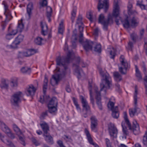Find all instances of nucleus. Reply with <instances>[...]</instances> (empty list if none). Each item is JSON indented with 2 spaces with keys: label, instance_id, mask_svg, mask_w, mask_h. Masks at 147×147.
I'll use <instances>...</instances> for the list:
<instances>
[{
  "label": "nucleus",
  "instance_id": "obj_1",
  "mask_svg": "<svg viewBox=\"0 0 147 147\" xmlns=\"http://www.w3.org/2000/svg\"><path fill=\"white\" fill-rule=\"evenodd\" d=\"M75 57L74 53L69 51H68L66 56H59L57 57V65L62 66L64 68V69L61 73L52 76V79L50 80V84L52 86H54L55 85H57L59 82L65 77L66 74V71L68 68L69 63L71 61L73 60Z\"/></svg>",
  "mask_w": 147,
  "mask_h": 147
},
{
  "label": "nucleus",
  "instance_id": "obj_2",
  "mask_svg": "<svg viewBox=\"0 0 147 147\" xmlns=\"http://www.w3.org/2000/svg\"><path fill=\"white\" fill-rule=\"evenodd\" d=\"M120 0H114L113 3L114 9L112 15L110 13L108 14L107 20H105V17L103 14H100L98 18V22L103 25V28L105 31L108 30V25L113 23V17L116 18L118 16L119 5L118 4Z\"/></svg>",
  "mask_w": 147,
  "mask_h": 147
},
{
  "label": "nucleus",
  "instance_id": "obj_3",
  "mask_svg": "<svg viewBox=\"0 0 147 147\" xmlns=\"http://www.w3.org/2000/svg\"><path fill=\"white\" fill-rule=\"evenodd\" d=\"M99 73L102 77V83L100 84V91L104 89L105 92L107 89H109L112 85L111 82L110 81L111 78L109 74L107 72L105 73L102 71L101 68L98 69Z\"/></svg>",
  "mask_w": 147,
  "mask_h": 147
},
{
  "label": "nucleus",
  "instance_id": "obj_4",
  "mask_svg": "<svg viewBox=\"0 0 147 147\" xmlns=\"http://www.w3.org/2000/svg\"><path fill=\"white\" fill-rule=\"evenodd\" d=\"M124 118L125 122L128 126L129 129L132 130L134 135H136L139 134L140 132V127L139 125L136 121V120L133 121L132 127L127 118V114L126 112H124Z\"/></svg>",
  "mask_w": 147,
  "mask_h": 147
},
{
  "label": "nucleus",
  "instance_id": "obj_5",
  "mask_svg": "<svg viewBox=\"0 0 147 147\" xmlns=\"http://www.w3.org/2000/svg\"><path fill=\"white\" fill-rule=\"evenodd\" d=\"M22 93L19 91L14 93L11 96L10 102L12 106L18 107L19 104L21 102L20 99Z\"/></svg>",
  "mask_w": 147,
  "mask_h": 147
},
{
  "label": "nucleus",
  "instance_id": "obj_6",
  "mask_svg": "<svg viewBox=\"0 0 147 147\" xmlns=\"http://www.w3.org/2000/svg\"><path fill=\"white\" fill-rule=\"evenodd\" d=\"M108 1V0H104L102 3V0H98L97 9L99 11L101 9H103L105 13L107 12L109 7Z\"/></svg>",
  "mask_w": 147,
  "mask_h": 147
},
{
  "label": "nucleus",
  "instance_id": "obj_7",
  "mask_svg": "<svg viewBox=\"0 0 147 147\" xmlns=\"http://www.w3.org/2000/svg\"><path fill=\"white\" fill-rule=\"evenodd\" d=\"M24 36L22 34H19L16 38L15 40L13 42L12 44L10 46L12 49H17L18 45H19L22 42L24 39Z\"/></svg>",
  "mask_w": 147,
  "mask_h": 147
},
{
  "label": "nucleus",
  "instance_id": "obj_8",
  "mask_svg": "<svg viewBox=\"0 0 147 147\" xmlns=\"http://www.w3.org/2000/svg\"><path fill=\"white\" fill-rule=\"evenodd\" d=\"M108 129L110 136L113 138H116L117 134V130L114 125L110 123L108 126Z\"/></svg>",
  "mask_w": 147,
  "mask_h": 147
},
{
  "label": "nucleus",
  "instance_id": "obj_9",
  "mask_svg": "<svg viewBox=\"0 0 147 147\" xmlns=\"http://www.w3.org/2000/svg\"><path fill=\"white\" fill-rule=\"evenodd\" d=\"M82 43L83 47L86 51L92 50V47L94 44L93 42L89 40H86V41Z\"/></svg>",
  "mask_w": 147,
  "mask_h": 147
},
{
  "label": "nucleus",
  "instance_id": "obj_10",
  "mask_svg": "<svg viewBox=\"0 0 147 147\" xmlns=\"http://www.w3.org/2000/svg\"><path fill=\"white\" fill-rule=\"evenodd\" d=\"M121 65L123 66L125 70V71H123V68L122 67H120L119 68V71L122 74H125L127 73V69L130 68V65L126 61H121Z\"/></svg>",
  "mask_w": 147,
  "mask_h": 147
},
{
  "label": "nucleus",
  "instance_id": "obj_11",
  "mask_svg": "<svg viewBox=\"0 0 147 147\" xmlns=\"http://www.w3.org/2000/svg\"><path fill=\"white\" fill-rule=\"evenodd\" d=\"M36 90V88L33 85H31L26 89L25 92L27 96H32L34 95Z\"/></svg>",
  "mask_w": 147,
  "mask_h": 147
},
{
  "label": "nucleus",
  "instance_id": "obj_12",
  "mask_svg": "<svg viewBox=\"0 0 147 147\" xmlns=\"http://www.w3.org/2000/svg\"><path fill=\"white\" fill-rule=\"evenodd\" d=\"M90 119L91 120V128L92 130H95L98 125L97 120L95 116H92Z\"/></svg>",
  "mask_w": 147,
  "mask_h": 147
},
{
  "label": "nucleus",
  "instance_id": "obj_13",
  "mask_svg": "<svg viewBox=\"0 0 147 147\" xmlns=\"http://www.w3.org/2000/svg\"><path fill=\"white\" fill-rule=\"evenodd\" d=\"M40 124L44 133L43 135L48 134L49 133L48 131H49V127L48 124L45 122L40 123Z\"/></svg>",
  "mask_w": 147,
  "mask_h": 147
},
{
  "label": "nucleus",
  "instance_id": "obj_14",
  "mask_svg": "<svg viewBox=\"0 0 147 147\" xmlns=\"http://www.w3.org/2000/svg\"><path fill=\"white\" fill-rule=\"evenodd\" d=\"M81 102L83 107L84 108L85 111L87 112L90 113V108L86 100L85 99L83 96H81Z\"/></svg>",
  "mask_w": 147,
  "mask_h": 147
},
{
  "label": "nucleus",
  "instance_id": "obj_15",
  "mask_svg": "<svg viewBox=\"0 0 147 147\" xmlns=\"http://www.w3.org/2000/svg\"><path fill=\"white\" fill-rule=\"evenodd\" d=\"M134 109H129V114L131 117H133L135 115V114L138 111L139 113L140 112V109L137 107V103H134Z\"/></svg>",
  "mask_w": 147,
  "mask_h": 147
},
{
  "label": "nucleus",
  "instance_id": "obj_16",
  "mask_svg": "<svg viewBox=\"0 0 147 147\" xmlns=\"http://www.w3.org/2000/svg\"><path fill=\"white\" fill-rule=\"evenodd\" d=\"M43 136L44 137L45 140L49 144L52 145L54 143L53 138L49 133Z\"/></svg>",
  "mask_w": 147,
  "mask_h": 147
},
{
  "label": "nucleus",
  "instance_id": "obj_17",
  "mask_svg": "<svg viewBox=\"0 0 147 147\" xmlns=\"http://www.w3.org/2000/svg\"><path fill=\"white\" fill-rule=\"evenodd\" d=\"M73 66L75 67V72L77 74L78 78L79 79L81 78L80 72L82 71V69L80 68L79 66L75 63L73 64Z\"/></svg>",
  "mask_w": 147,
  "mask_h": 147
},
{
  "label": "nucleus",
  "instance_id": "obj_18",
  "mask_svg": "<svg viewBox=\"0 0 147 147\" xmlns=\"http://www.w3.org/2000/svg\"><path fill=\"white\" fill-rule=\"evenodd\" d=\"M84 132L86 134L87 138L89 142L91 144L93 145H97L96 144L95 145V143H93V140L91 137V135L89 133V131L86 128H85L84 130Z\"/></svg>",
  "mask_w": 147,
  "mask_h": 147
},
{
  "label": "nucleus",
  "instance_id": "obj_19",
  "mask_svg": "<svg viewBox=\"0 0 147 147\" xmlns=\"http://www.w3.org/2000/svg\"><path fill=\"white\" fill-rule=\"evenodd\" d=\"M57 105L58 101L57 98L55 97H53L50 100L48 103L47 107H49V106L51 107H57Z\"/></svg>",
  "mask_w": 147,
  "mask_h": 147
},
{
  "label": "nucleus",
  "instance_id": "obj_20",
  "mask_svg": "<svg viewBox=\"0 0 147 147\" xmlns=\"http://www.w3.org/2000/svg\"><path fill=\"white\" fill-rule=\"evenodd\" d=\"M112 116L114 118L117 119L119 116V113L118 111V107L117 106L114 107L113 109H112Z\"/></svg>",
  "mask_w": 147,
  "mask_h": 147
},
{
  "label": "nucleus",
  "instance_id": "obj_21",
  "mask_svg": "<svg viewBox=\"0 0 147 147\" xmlns=\"http://www.w3.org/2000/svg\"><path fill=\"white\" fill-rule=\"evenodd\" d=\"M40 24L42 29L41 33L44 36H45L46 35V34H45V32H47V30L48 29L47 25L46 23H45L44 24H43V23L42 21L40 22Z\"/></svg>",
  "mask_w": 147,
  "mask_h": 147
},
{
  "label": "nucleus",
  "instance_id": "obj_22",
  "mask_svg": "<svg viewBox=\"0 0 147 147\" xmlns=\"http://www.w3.org/2000/svg\"><path fill=\"white\" fill-rule=\"evenodd\" d=\"M132 4L129 3L128 5L127 6V12L128 14L129 15H137V12L135 11H133L132 10Z\"/></svg>",
  "mask_w": 147,
  "mask_h": 147
},
{
  "label": "nucleus",
  "instance_id": "obj_23",
  "mask_svg": "<svg viewBox=\"0 0 147 147\" xmlns=\"http://www.w3.org/2000/svg\"><path fill=\"white\" fill-rule=\"evenodd\" d=\"M8 80L5 79L2 80L1 83L0 85V87L2 88L7 89L8 88L9 85L7 82Z\"/></svg>",
  "mask_w": 147,
  "mask_h": 147
},
{
  "label": "nucleus",
  "instance_id": "obj_24",
  "mask_svg": "<svg viewBox=\"0 0 147 147\" xmlns=\"http://www.w3.org/2000/svg\"><path fill=\"white\" fill-rule=\"evenodd\" d=\"M0 125L1 126L2 129L5 133L6 134L7 133L9 132L10 129L3 122L0 121Z\"/></svg>",
  "mask_w": 147,
  "mask_h": 147
},
{
  "label": "nucleus",
  "instance_id": "obj_25",
  "mask_svg": "<svg viewBox=\"0 0 147 147\" xmlns=\"http://www.w3.org/2000/svg\"><path fill=\"white\" fill-rule=\"evenodd\" d=\"M33 9V4L32 3H29L27 5V12L29 18L32 13V10Z\"/></svg>",
  "mask_w": 147,
  "mask_h": 147
},
{
  "label": "nucleus",
  "instance_id": "obj_26",
  "mask_svg": "<svg viewBox=\"0 0 147 147\" xmlns=\"http://www.w3.org/2000/svg\"><path fill=\"white\" fill-rule=\"evenodd\" d=\"M95 99L96 100V103L98 108L100 110L102 109V104L101 102V96H95Z\"/></svg>",
  "mask_w": 147,
  "mask_h": 147
},
{
  "label": "nucleus",
  "instance_id": "obj_27",
  "mask_svg": "<svg viewBox=\"0 0 147 147\" xmlns=\"http://www.w3.org/2000/svg\"><path fill=\"white\" fill-rule=\"evenodd\" d=\"M113 76L115 80L117 82L122 80V76L118 72H114L113 73Z\"/></svg>",
  "mask_w": 147,
  "mask_h": 147
},
{
  "label": "nucleus",
  "instance_id": "obj_28",
  "mask_svg": "<svg viewBox=\"0 0 147 147\" xmlns=\"http://www.w3.org/2000/svg\"><path fill=\"white\" fill-rule=\"evenodd\" d=\"M135 68L136 72L135 75L137 78L138 81L140 82L142 80V76L137 65L135 66Z\"/></svg>",
  "mask_w": 147,
  "mask_h": 147
},
{
  "label": "nucleus",
  "instance_id": "obj_29",
  "mask_svg": "<svg viewBox=\"0 0 147 147\" xmlns=\"http://www.w3.org/2000/svg\"><path fill=\"white\" fill-rule=\"evenodd\" d=\"M139 22L138 18L133 16L131 19V23L132 26H136L139 24Z\"/></svg>",
  "mask_w": 147,
  "mask_h": 147
},
{
  "label": "nucleus",
  "instance_id": "obj_30",
  "mask_svg": "<svg viewBox=\"0 0 147 147\" xmlns=\"http://www.w3.org/2000/svg\"><path fill=\"white\" fill-rule=\"evenodd\" d=\"M10 85L12 87H17L18 85V79L16 78H13L11 79Z\"/></svg>",
  "mask_w": 147,
  "mask_h": 147
},
{
  "label": "nucleus",
  "instance_id": "obj_31",
  "mask_svg": "<svg viewBox=\"0 0 147 147\" xmlns=\"http://www.w3.org/2000/svg\"><path fill=\"white\" fill-rule=\"evenodd\" d=\"M128 17L124 20V21L123 20H121V22L123 23V27L126 28H128L130 27V24L128 20Z\"/></svg>",
  "mask_w": 147,
  "mask_h": 147
},
{
  "label": "nucleus",
  "instance_id": "obj_32",
  "mask_svg": "<svg viewBox=\"0 0 147 147\" xmlns=\"http://www.w3.org/2000/svg\"><path fill=\"white\" fill-rule=\"evenodd\" d=\"M57 107L55 106L51 107L49 106V107H48V111L49 112L52 114H55L56 113L57 111Z\"/></svg>",
  "mask_w": 147,
  "mask_h": 147
},
{
  "label": "nucleus",
  "instance_id": "obj_33",
  "mask_svg": "<svg viewBox=\"0 0 147 147\" xmlns=\"http://www.w3.org/2000/svg\"><path fill=\"white\" fill-rule=\"evenodd\" d=\"M64 30V27L63 26V22L62 21H61L59 24L58 27V33L63 35Z\"/></svg>",
  "mask_w": 147,
  "mask_h": 147
},
{
  "label": "nucleus",
  "instance_id": "obj_34",
  "mask_svg": "<svg viewBox=\"0 0 147 147\" xmlns=\"http://www.w3.org/2000/svg\"><path fill=\"white\" fill-rule=\"evenodd\" d=\"M76 7H74L71 13L72 17L71 18V20L72 23H73L74 22V20L76 14Z\"/></svg>",
  "mask_w": 147,
  "mask_h": 147
},
{
  "label": "nucleus",
  "instance_id": "obj_35",
  "mask_svg": "<svg viewBox=\"0 0 147 147\" xmlns=\"http://www.w3.org/2000/svg\"><path fill=\"white\" fill-rule=\"evenodd\" d=\"M13 129L16 133L18 135H22V132L20 130L19 127L15 124H13Z\"/></svg>",
  "mask_w": 147,
  "mask_h": 147
},
{
  "label": "nucleus",
  "instance_id": "obj_36",
  "mask_svg": "<svg viewBox=\"0 0 147 147\" xmlns=\"http://www.w3.org/2000/svg\"><path fill=\"white\" fill-rule=\"evenodd\" d=\"M43 38L39 37H37L34 40V42L35 44L38 45H41L42 44V41Z\"/></svg>",
  "mask_w": 147,
  "mask_h": 147
},
{
  "label": "nucleus",
  "instance_id": "obj_37",
  "mask_svg": "<svg viewBox=\"0 0 147 147\" xmlns=\"http://www.w3.org/2000/svg\"><path fill=\"white\" fill-rule=\"evenodd\" d=\"M22 20H21V23H18V25L17 26V29L18 31L21 32L24 28V26L22 23Z\"/></svg>",
  "mask_w": 147,
  "mask_h": 147
},
{
  "label": "nucleus",
  "instance_id": "obj_38",
  "mask_svg": "<svg viewBox=\"0 0 147 147\" xmlns=\"http://www.w3.org/2000/svg\"><path fill=\"white\" fill-rule=\"evenodd\" d=\"M94 51L98 53H101L102 51L101 45L100 44L96 45L94 47Z\"/></svg>",
  "mask_w": 147,
  "mask_h": 147
},
{
  "label": "nucleus",
  "instance_id": "obj_39",
  "mask_svg": "<svg viewBox=\"0 0 147 147\" xmlns=\"http://www.w3.org/2000/svg\"><path fill=\"white\" fill-rule=\"evenodd\" d=\"M17 32L16 31V32L14 33H9L6 34L5 38L6 39L10 40L13 38L15 35L17 34Z\"/></svg>",
  "mask_w": 147,
  "mask_h": 147
},
{
  "label": "nucleus",
  "instance_id": "obj_40",
  "mask_svg": "<svg viewBox=\"0 0 147 147\" xmlns=\"http://www.w3.org/2000/svg\"><path fill=\"white\" fill-rule=\"evenodd\" d=\"M23 73H28L30 74L31 72V69L26 67H23L21 69Z\"/></svg>",
  "mask_w": 147,
  "mask_h": 147
},
{
  "label": "nucleus",
  "instance_id": "obj_41",
  "mask_svg": "<svg viewBox=\"0 0 147 147\" xmlns=\"http://www.w3.org/2000/svg\"><path fill=\"white\" fill-rule=\"evenodd\" d=\"M29 55L27 52H19V54L18 55V57L20 58H22L24 57H29Z\"/></svg>",
  "mask_w": 147,
  "mask_h": 147
},
{
  "label": "nucleus",
  "instance_id": "obj_42",
  "mask_svg": "<svg viewBox=\"0 0 147 147\" xmlns=\"http://www.w3.org/2000/svg\"><path fill=\"white\" fill-rule=\"evenodd\" d=\"M47 18L51 17V13L52 11V8L50 7H47Z\"/></svg>",
  "mask_w": 147,
  "mask_h": 147
},
{
  "label": "nucleus",
  "instance_id": "obj_43",
  "mask_svg": "<svg viewBox=\"0 0 147 147\" xmlns=\"http://www.w3.org/2000/svg\"><path fill=\"white\" fill-rule=\"evenodd\" d=\"M121 125L123 128V134L125 136V138H126V136L128 135L129 134L127 130L126 127L124 125H123V123L121 124Z\"/></svg>",
  "mask_w": 147,
  "mask_h": 147
},
{
  "label": "nucleus",
  "instance_id": "obj_44",
  "mask_svg": "<svg viewBox=\"0 0 147 147\" xmlns=\"http://www.w3.org/2000/svg\"><path fill=\"white\" fill-rule=\"evenodd\" d=\"M116 51L115 49L113 48L112 50H111L110 52V54L111 56L110 57V58L114 59L116 55Z\"/></svg>",
  "mask_w": 147,
  "mask_h": 147
},
{
  "label": "nucleus",
  "instance_id": "obj_45",
  "mask_svg": "<svg viewBox=\"0 0 147 147\" xmlns=\"http://www.w3.org/2000/svg\"><path fill=\"white\" fill-rule=\"evenodd\" d=\"M72 100L73 101L74 105L76 106L77 109L78 110H81V108L79 106V105L78 103V102L76 99L74 97H73L72 98Z\"/></svg>",
  "mask_w": 147,
  "mask_h": 147
},
{
  "label": "nucleus",
  "instance_id": "obj_46",
  "mask_svg": "<svg viewBox=\"0 0 147 147\" xmlns=\"http://www.w3.org/2000/svg\"><path fill=\"white\" fill-rule=\"evenodd\" d=\"M18 136L19 137V139L21 143L24 146H25L26 143L25 142L24 139V137H23L22 134V135H20Z\"/></svg>",
  "mask_w": 147,
  "mask_h": 147
},
{
  "label": "nucleus",
  "instance_id": "obj_47",
  "mask_svg": "<svg viewBox=\"0 0 147 147\" xmlns=\"http://www.w3.org/2000/svg\"><path fill=\"white\" fill-rule=\"evenodd\" d=\"M37 49H29L28 51H27L29 56H31L33 55L34 53H36L37 52Z\"/></svg>",
  "mask_w": 147,
  "mask_h": 147
},
{
  "label": "nucleus",
  "instance_id": "obj_48",
  "mask_svg": "<svg viewBox=\"0 0 147 147\" xmlns=\"http://www.w3.org/2000/svg\"><path fill=\"white\" fill-rule=\"evenodd\" d=\"M77 30L76 29H75L73 31V34L71 39L74 40L75 41H77Z\"/></svg>",
  "mask_w": 147,
  "mask_h": 147
},
{
  "label": "nucleus",
  "instance_id": "obj_49",
  "mask_svg": "<svg viewBox=\"0 0 147 147\" xmlns=\"http://www.w3.org/2000/svg\"><path fill=\"white\" fill-rule=\"evenodd\" d=\"M90 100L91 103H92L93 106L94 107V98L92 95V92L91 91V90H90Z\"/></svg>",
  "mask_w": 147,
  "mask_h": 147
},
{
  "label": "nucleus",
  "instance_id": "obj_50",
  "mask_svg": "<svg viewBox=\"0 0 147 147\" xmlns=\"http://www.w3.org/2000/svg\"><path fill=\"white\" fill-rule=\"evenodd\" d=\"M130 36L132 40L134 42H136V39L138 38L137 35L134 33H133L131 34Z\"/></svg>",
  "mask_w": 147,
  "mask_h": 147
},
{
  "label": "nucleus",
  "instance_id": "obj_51",
  "mask_svg": "<svg viewBox=\"0 0 147 147\" xmlns=\"http://www.w3.org/2000/svg\"><path fill=\"white\" fill-rule=\"evenodd\" d=\"M5 14L6 17L5 21H9L11 20V19L13 18V17L9 13H8L7 14Z\"/></svg>",
  "mask_w": 147,
  "mask_h": 147
},
{
  "label": "nucleus",
  "instance_id": "obj_52",
  "mask_svg": "<svg viewBox=\"0 0 147 147\" xmlns=\"http://www.w3.org/2000/svg\"><path fill=\"white\" fill-rule=\"evenodd\" d=\"M94 90L96 94V96H101L100 92L98 91V88L97 86H94Z\"/></svg>",
  "mask_w": 147,
  "mask_h": 147
},
{
  "label": "nucleus",
  "instance_id": "obj_53",
  "mask_svg": "<svg viewBox=\"0 0 147 147\" xmlns=\"http://www.w3.org/2000/svg\"><path fill=\"white\" fill-rule=\"evenodd\" d=\"M138 94V89L135 90V93L134 95V103H137V94Z\"/></svg>",
  "mask_w": 147,
  "mask_h": 147
},
{
  "label": "nucleus",
  "instance_id": "obj_54",
  "mask_svg": "<svg viewBox=\"0 0 147 147\" xmlns=\"http://www.w3.org/2000/svg\"><path fill=\"white\" fill-rule=\"evenodd\" d=\"M6 134H7L8 136L12 139H13L15 138V136L14 134L12 133L10 131V130L9 131V132L7 133Z\"/></svg>",
  "mask_w": 147,
  "mask_h": 147
},
{
  "label": "nucleus",
  "instance_id": "obj_55",
  "mask_svg": "<svg viewBox=\"0 0 147 147\" xmlns=\"http://www.w3.org/2000/svg\"><path fill=\"white\" fill-rule=\"evenodd\" d=\"M40 6L42 7L46 6L47 4V0H42V2L40 3Z\"/></svg>",
  "mask_w": 147,
  "mask_h": 147
},
{
  "label": "nucleus",
  "instance_id": "obj_56",
  "mask_svg": "<svg viewBox=\"0 0 147 147\" xmlns=\"http://www.w3.org/2000/svg\"><path fill=\"white\" fill-rule=\"evenodd\" d=\"M6 144L10 147H15L14 144L10 141L7 140Z\"/></svg>",
  "mask_w": 147,
  "mask_h": 147
},
{
  "label": "nucleus",
  "instance_id": "obj_57",
  "mask_svg": "<svg viewBox=\"0 0 147 147\" xmlns=\"http://www.w3.org/2000/svg\"><path fill=\"white\" fill-rule=\"evenodd\" d=\"M49 112L48 110L46 111L45 112L42 113L41 115V117L42 119H44L46 116L48 115V113Z\"/></svg>",
  "mask_w": 147,
  "mask_h": 147
},
{
  "label": "nucleus",
  "instance_id": "obj_58",
  "mask_svg": "<svg viewBox=\"0 0 147 147\" xmlns=\"http://www.w3.org/2000/svg\"><path fill=\"white\" fill-rule=\"evenodd\" d=\"M87 18L89 19L90 21H92V15L91 12H88L86 15Z\"/></svg>",
  "mask_w": 147,
  "mask_h": 147
},
{
  "label": "nucleus",
  "instance_id": "obj_59",
  "mask_svg": "<svg viewBox=\"0 0 147 147\" xmlns=\"http://www.w3.org/2000/svg\"><path fill=\"white\" fill-rule=\"evenodd\" d=\"M79 36V42L80 43H82L83 40V34L82 32H80Z\"/></svg>",
  "mask_w": 147,
  "mask_h": 147
},
{
  "label": "nucleus",
  "instance_id": "obj_60",
  "mask_svg": "<svg viewBox=\"0 0 147 147\" xmlns=\"http://www.w3.org/2000/svg\"><path fill=\"white\" fill-rule=\"evenodd\" d=\"M76 61L78 64H79L80 63H84L83 61L81 59L80 57H78L76 58Z\"/></svg>",
  "mask_w": 147,
  "mask_h": 147
},
{
  "label": "nucleus",
  "instance_id": "obj_61",
  "mask_svg": "<svg viewBox=\"0 0 147 147\" xmlns=\"http://www.w3.org/2000/svg\"><path fill=\"white\" fill-rule=\"evenodd\" d=\"M44 99L45 102H49L50 100L49 96H46V94L45 95L44 94Z\"/></svg>",
  "mask_w": 147,
  "mask_h": 147
},
{
  "label": "nucleus",
  "instance_id": "obj_62",
  "mask_svg": "<svg viewBox=\"0 0 147 147\" xmlns=\"http://www.w3.org/2000/svg\"><path fill=\"white\" fill-rule=\"evenodd\" d=\"M40 99L39 101L42 104H43L45 102L44 99V94L42 96H40Z\"/></svg>",
  "mask_w": 147,
  "mask_h": 147
},
{
  "label": "nucleus",
  "instance_id": "obj_63",
  "mask_svg": "<svg viewBox=\"0 0 147 147\" xmlns=\"http://www.w3.org/2000/svg\"><path fill=\"white\" fill-rule=\"evenodd\" d=\"M144 49L145 51L146 55L147 56V42L144 41Z\"/></svg>",
  "mask_w": 147,
  "mask_h": 147
},
{
  "label": "nucleus",
  "instance_id": "obj_64",
  "mask_svg": "<svg viewBox=\"0 0 147 147\" xmlns=\"http://www.w3.org/2000/svg\"><path fill=\"white\" fill-rule=\"evenodd\" d=\"M57 143L60 147H65L63 144L62 142L60 140L57 142Z\"/></svg>",
  "mask_w": 147,
  "mask_h": 147
}]
</instances>
